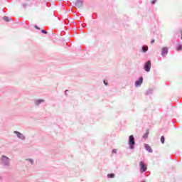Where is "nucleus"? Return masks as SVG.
I'll return each instance as SVG.
<instances>
[{
    "instance_id": "obj_16",
    "label": "nucleus",
    "mask_w": 182,
    "mask_h": 182,
    "mask_svg": "<svg viewBox=\"0 0 182 182\" xmlns=\"http://www.w3.org/2000/svg\"><path fill=\"white\" fill-rule=\"evenodd\" d=\"M181 49H182V46L181 45L178 46L177 50H181Z\"/></svg>"
},
{
    "instance_id": "obj_20",
    "label": "nucleus",
    "mask_w": 182,
    "mask_h": 182,
    "mask_svg": "<svg viewBox=\"0 0 182 182\" xmlns=\"http://www.w3.org/2000/svg\"><path fill=\"white\" fill-rule=\"evenodd\" d=\"M152 4H156V0H152Z\"/></svg>"
},
{
    "instance_id": "obj_12",
    "label": "nucleus",
    "mask_w": 182,
    "mask_h": 182,
    "mask_svg": "<svg viewBox=\"0 0 182 182\" xmlns=\"http://www.w3.org/2000/svg\"><path fill=\"white\" fill-rule=\"evenodd\" d=\"M45 102L43 100H38L36 101V105H41V103Z\"/></svg>"
},
{
    "instance_id": "obj_6",
    "label": "nucleus",
    "mask_w": 182,
    "mask_h": 182,
    "mask_svg": "<svg viewBox=\"0 0 182 182\" xmlns=\"http://www.w3.org/2000/svg\"><path fill=\"white\" fill-rule=\"evenodd\" d=\"M1 160L2 161H4V163H5V164H9V159L8 157L3 156Z\"/></svg>"
},
{
    "instance_id": "obj_10",
    "label": "nucleus",
    "mask_w": 182,
    "mask_h": 182,
    "mask_svg": "<svg viewBox=\"0 0 182 182\" xmlns=\"http://www.w3.org/2000/svg\"><path fill=\"white\" fill-rule=\"evenodd\" d=\"M147 137H149V129H146V132L143 135V139H147Z\"/></svg>"
},
{
    "instance_id": "obj_5",
    "label": "nucleus",
    "mask_w": 182,
    "mask_h": 182,
    "mask_svg": "<svg viewBox=\"0 0 182 182\" xmlns=\"http://www.w3.org/2000/svg\"><path fill=\"white\" fill-rule=\"evenodd\" d=\"M82 5H83V1L77 0L75 1V6H77V8H80V6H82Z\"/></svg>"
},
{
    "instance_id": "obj_11",
    "label": "nucleus",
    "mask_w": 182,
    "mask_h": 182,
    "mask_svg": "<svg viewBox=\"0 0 182 182\" xmlns=\"http://www.w3.org/2000/svg\"><path fill=\"white\" fill-rule=\"evenodd\" d=\"M108 178H114V173H109L107 175Z\"/></svg>"
},
{
    "instance_id": "obj_14",
    "label": "nucleus",
    "mask_w": 182,
    "mask_h": 182,
    "mask_svg": "<svg viewBox=\"0 0 182 182\" xmlns=\"http://www.w3.org/2000/svg\"><path fill=\"white\" fill-rule=\"evenodd\" d=\"M3 19H4V21H6V22H9V17H8V16H4V17L3 18Z\"/></svg>"
},
{
    "instance_id": "obj_9",
    "label": "nucleus",
    "mask_w": 182,
    "mask_h": 182,
    "mask_svg": "<svg viewBox=\"0 0 182 182\" xmlns=\"http://www.w3.org/2000/svg\"><path fill=\"white\" fill-rule=\"evenodd\" d=\"M168 53V50L167 48H163L162 49V56H164L165 55H167Z\"/></svg>"
},
{
    "instance_id": "obj_15",
    "label": "nucleus",
    "mask_w": 182,
    "mask_h": 182,
    "mask_svg": "<svg viewBox=\"0 0 182 182\" xmlns=\"http://www.w3.org/2000/svg\"><path fill=\"white\" fill-rule=\"evenodd\" d=\"M164 140H165L164 136H162L161 137V143H162V144H164Z\"/></svg>"
},
{
    "instance_id": "obj_8",
    "label": "nucleus",
    "mask_w": 182,
    "mask_h": 182,
    "mask_svg": "<svg viewBox=\"0 0 182 182\" xmlns=\"http://www.w3.org/2000/svg\"><path fill=\"white\" fill-rule=\"evenodd\" d=\"M145 149L147 151H149V153H153V149H151V146H150V145L149 144H145Z\"/></svg>"
},
{
    "instance_id": "obj_19",
    "label": "nucleus",
    "mask_w": 182,
    "mask_h": 182,
    "mask_svg": "<svg viewBox=\"0 0 182 182\" xmlns=\"http://www.w3.org/2000/svg\"><path fill=\"white\" fill-rule=\"evenodd\" d=\"M104 84L105 85V86H107V82H106V80H104Z\"/></svg>"
},
{
    "instance_id": "obj_3",
    "label": "nucleus",
    "mask_w": 182,
    "mask_h": 182,
    "mask_svg": "<svg viewBox=\"0 0 182 182\" xmlns=\"http://www.w3.org/2000/svg\"><path fill=\"white\" fill-rule=\"evenodd\" d=\"M139 167L142 173H144V171L147 170V166H146V164H144V162L143 161L139 162Z\"/></svg>"
},
{
    "instance_id": "obj_7",
    "label": "nucleus",
    "mask_w": 182,
    "mask_h": 182,
    "mask_svg": "<svg viewBox=\"0 0 182 182\" xmlns=\"http://www.w3.org/2000/svg\"><path fill=\"white\" fill-rule=\"evenodd\" d=\"M141 83H143V77H140L138 81L135 82L136 86H141Z\"/></svg>"
},
{
    "instance_id": "obj_18",
    "label": "nucleus",
    "mask_w": 182,
    "mask_h": 182,
    "mask_svg": "<svg viewBox=\"0 0 182 182\" xmlns=\"http://www.w3.org/2000/svg\"><path fill=\"white\" fill-rule=\"evenodd\" d=\"M112 153H114V154L117 153V149L112 150Z\"/></svg>"
},
{
    "instance_id": "obj_13",
    "label": "nucleus",
    "mask_w": 182,
    "mask_h": 182,
    "mask_svg": "<svg viewBox=\"0 0 182 182\" xmlns=\"http://www.w3.org/2000/svg\"><path fill=\"white\" fill-rule=\"evenodd\" d=\"M143 52H146V50H149V47L147 46H144L142 48Z\"/></svg>"
},
{
    "instance_id": "obj_22",
    "label": "nucleus",
    "mask_w": 182,
    "mask_h": 182,
    "mask_svg": "<svg viewBox=\"0 0 182 182\" xmlns=\"http://www.w3.org/2000/svg\"><path fill=\"white\" fill-rule=\"evenodd\" d=\"M154 42H155V41H154V40H152V41H151V43H154Z\"/></svg>"
},
{
    "instance_id": "obj_21",
    "label": "nucleus",
    "mask_w": 182,
    "mask_h": 182,
    "mask_svg": "<svg viewBox=\"0 0 182 182\" xmlns=\"http://www.w3.org/2000/svg\"><path fill=\"white\" fill-rule=\"evenodd\" d=\"M30 162L31 163V164H33V161L32 159H30Z\"/></svg>"
},
{
    "instance_id": "obj_2",
    "label": "nucleus",
    "mask_w": 182,
    "mask_h": 182,
    "mask_svg": "<svg viewBox=\"0 0 182 182\" xmlns=\"http://www.w3.org/2000/svg\"><path fill=\"white\" fill-rule=\"evenodd\" d=\"M150 69H151V61L149 60L144 65V70L146 72H150Z\"/></svg>"
},
{
    "instance_id": "obj_4",
    "label": "nucleus",
    "mask_w": 182,
    "mask_h": 182,
    "mask_svg": "<svg viewBox=\"0 0 182 182\" xmlns=\"http://www.w3.org/2000/svg\"><path fill=\"white\" fill-rule=\"evenodd\" d=\"M15 134L17 135V137H18V139H21V140H25V136H23V134L18 132V131H14Z\"/></svg>"
},
{
    "instance_id": "obj_17",
    "label": "nucleus",
    "mask_w": 182,
    "mask_h": 182,
    "mask_svg": "<svg viewBox=\"0 0 182 182\" xmlns=\"http://www.w3.org/2000/svg\"><path fill=\"white\" fill-rule=\"evenodd\" d=\"M41 32H42V33H46V34L48 33V32L45 30H42Z\"/></svg>"
},
{
    "instance_id": "obj_23",
    "label": "nucleus",
    "mask_w": 182,
    "mask_h": 182,
    "mask_svg": "<svg viewBox=\"0 0 182 182\" xmlns=\"http://www.w3.org/2000/svg\"><path fill=\"white\" fill-rule=\"evenodd\" d=\"M35 28H36V29H39V27H38V26H35Z\"/></svg>"
},
{
    "instance_id": "obj_1",
    "label": "nucleus",
    "mask_w": 182,
    "mask_h": 182,
    "mask_svg": "<svg viewBox=\"0 0 182 182\" xmlns=\"http://www.w3.org/2000/svg\"><path fill=\"white\" fill-rule=\"evenodd\" d=\"M129 144L130 149H133L134 148L133 146L136 144V142L134 141V136L133 135L129 136Z\"/></svg>"
}]
</instances>
